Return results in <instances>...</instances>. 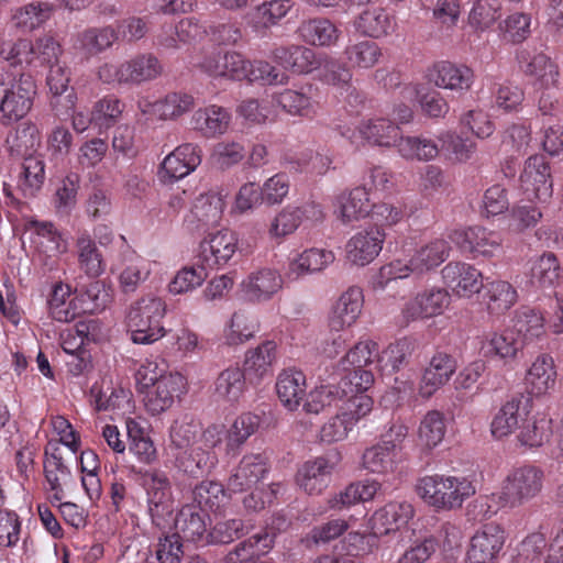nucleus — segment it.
Listing matches in <instances>:
<instances>
[{
	"label": "nucleus",
	"mask_w": 563,
	"mask_h": 563,
	"mask_svg": "<svg viewBox=\"0 0 563 563\" xmlns=\"http://www.w3.org/2000/svg\"><path fill=\"white\" fill-rule=\"evenodd\" d=\"M430 81L437 87L462 95L468 91L474 81L473 70L465 65L450 62L437 63L429 73Z\"/></svg>",
	"instance_id": "4be33fe9"
},
{
	"label": "nucleus",
	"mask_w": 563,
	"mask_h": 563,
	"mask_svg": "<svg viewBox=\"0 0 563 563\" xmlns=\"http://www.w3.org/2000/svg\"><path fill=\"white\" fill-rule=\"evenodd\" d=\"M445 434L444 417L437 410L429 411L421 420L418 429L419 443L426 449L439 445Z\"/></svg>",
	"instance_id": "e2e57ef3"
},
{
	"label": "nucleus",
	"mask_w": 563,
	"mask_h": 563,
	"mask_svg": "<svg viewBox=\"0 0 563 563\" xmlns=\"http://www.w3.org/2000/svg\"><path fill=\"white\" fill-rule=\"evenodd\" d=\"M124 104L114 96H106L92 107V122L99 129H109L120 119Z\"/></svg>",
	"instance_id": "774afa93"
},
{
	"label": "nucleus",
	"mask_w": 563,
	"mask_h": 563,
	"mask_svg": "<svg viewBox=\"0 0 563 563\" xmlns=\"http://www.w3.org/2000/svg\"><path fill=\"white\" fill-rule=\"evenodd\" d=\"M294 2L291 0H266L256 5L253 16V27L255 30L269 29L279 23L291 10Z\"/></svg>",
	"instance_id": "6e6d98bb"
},
{
	"label": "nucleus",
	"mask_w": 563,
	"mask_h": 563,
	"mask_svg": "<svg viewBox=\"0 0 563 563\" xmlns=\"http://www.w3.org/2000/svg\"><path fill=\"white\" fill-rule=\"evenodd\" d=\"M118 40V32L110 25L103 27H89L77 35L76 48L86 56H96Z\"/></svg>",
	"instance_id": "de8ad7c7"
},
{
	"label": "nucleus",
	"mask_w": 563,
	"mask_h": 563,
	"mask_svg": "<svg viewBox=\"0 0 563 563\" xmlns=\"http://www.w3.org/2000/svg\"><path fill=\"white\" fill-rule=\"evenodd\" d=\"M554 360L548 354L539 355L526 374L527 390L532 396H543L552 390L556 383Z\"/></svg>",
	"instance_id": "7c9ffc66"
},
{
	"label": "nucleus",
	"mask_w": 563,
	"mask_h": 563,
	"mask_svg": "<svg viewBox=\"0 0 563 563\" xmlns=\"http://www.w3.org/2000/svg\"><path fill=\"white\" fill-rule=\"evenodd\" d=\"M269 472L268 459L263 453L245 454L232 471L227 488L231 493L252 490Z\"/></svg>",
	"instance_id": "9d476101"
},
{
	"label": "nucleus",
	"mask_w": 563,
	"mask_h": 563,
	"mask_svg": "<svg viewBox=\"0 0 563 563\" xmlns=\"http://www.w3.org/2000/svg\"><path fill=\"white\" fill-rule=\"evenodd\" d=\"M165 312V302L158 297L147 296L134 302L126 314L131 340L136 344H151L163 338L165 330L161 321Z\"/></svg>",
	"instance_id": "7ed1b4c3"
},
{
	"label": "nucleus",
	"mask_w": 563,
	"mask_h": 563,
	"mask_svg": "<svg viewBox=\"0 0 563 563\" xmlns=\"http://www.w3.org/2000/svg\"><path fill=\"white\" fill-rule=\"evenodd\" d=\"M551 434V419L542 415L531 418L525 417L517 437L522 445L538 448L547 442Z\"/></svg>",
	"instance_id": "4d7b16f0"
},
{
	"label": "nucleus",
	"mask_w": 563,
	"mask_h": 563,
	"mask_svg": "<svg viewBox=\"0 0 563 563\" xmlns=\"http://www.w3.org/2000/svg\"><path fill=\"white\" fill-rule=\"evenodd\" d=\"M258 331L257 319L245 311H236L232 314L230 323L224 331L225 342L238 345L252 339Z\"/></svg>",
	"instance_id": "13d9d810"
},
{
	"label": "nucleus",
	"mask_w": 563,
	"mask_h": 563,
	"mask_svg": "<svg viewBox=\"0 0 563 563\" xmlns=\"http://www.w3.org/2000/svg\"><path fill=\"white\" fill-rule=\"evenodd\" d=\"M323 218L319 205L308 202L300 207L287 206L283 208L272 220L268 234L272 239H284L292 234L301 224L303 219L320 220Z\"/></svg>",
	"instance_id": "4468645a"
},
{
	"label": "nucleus",
	"mask_w": 563,
	"mask_h": 563,
	"mask_svg": "<svg viewBox=\"0 0 563 563\" xmlns=\"http://www.w3.org/2000/svg\"><path fill=\"white\" fill-rule=\"evenodd\" d=\"M517 58L521 69L536 77L543 86L550 87L558 82V65L543 52L523 48L518 52Z\"/></svg>",
	"instance_id": "c756f323"
},
{
	"label": "nucleus",
	"mask_w": 563,
	"mask_h": 563,
	"mask_svg": "<svg viewBox=\"0 0 563 563\" xmlns=\"http://www.w3.org/2000/svg\"><path fill=\"white\" fill-rule=\"evenodd\" d=\"M126 85H142L156 79L163 71V66L153 54H141L123 62Z\"/></svg>",
	"instance_id": "49530a36"
},
{
	"label": "nucleus",
	"mask_w": 563,
	"mask_h": 563,
	"mask_svg": "<svg viewBox=\"0 0 563 563\" xmlns=\"http://www.w3.org/2000/svg\"><path fill=\"white\" fill-rule=\"evenodd\" d=\"M563 268L556 255L545 252L530 261L529 283L532 287L547 290L554 289L561 283Z\"/></svg>",
	"instance_id": "c85d7f7f"
},
{
	"label": "nucleus",
	"mask_w": 563,
	"mask_h": 563,
	"mask_svg": "<svg viewBox=\"0 0 563 563\" xmlns=\"http://www.w3.org/2000/svg\"><path fill=\"white\" fill-rule=\"evenodd\" d=\"M207 514L196 505L184 506L174 519L175 530L180 538L190 542H210L207 533Z\"/></svg>",
	"instance_id": "a878e982"
},
{
	"label": "nucleus",
	"mask_w": 563,
	"mask_h": 563,
	"mask_svg": "<svg viewBox=\"0 0 563 563\" xmlns=\"http://www.w3.org/2000/svg\"><path fill=\"white\" fill-rule=\"evenodd\" d=\"M35 238L33 242L36 245L38 258L48 271H53L57 266V257L66 251V243L62 234L52 222L34 221Z\"/></svg>",
	"instance_id": "6ab92c4d"
},
{
	"label": "nucleus",
	"mask_w": 563,
	"mask_h": 563,
	"mask_svg": "<svg viewBox=\"0 0 563 563\" xmlns=\"http://www.w3.org/2000/svg\"><path fill=\"white\" fill-rule=\"evenodd\" d=\"M300 37L310 45H335L341 31L328 19L314 18L303 21L298 29Z\"/></svg>",
	"instance_id": "79ce46f5"
},
{
	"label": "nucleus",
	"mask_w": 563,
	"mask_h": 563,
	"mask_svg": "<svg viewBox=\"0 0 563 563\" xmlns=\"http://www.w3.org/2000/svg\"><path fill=\"white\" fill-rule=\"evenodd\" d=\"M441 273L445 284L459 297L468 298L483 288L482 273L471 264L450 262Z\"/></svg>",
	"instance_id": "f3484780"
},
{
	"label": "nucleus",
	"mask_w": 563,
	"mask_h": 563,
	"mask_svg": "<svg viewBox=\"0 0 563 563\" xmlns=\"http://www.w3.org/2000/svg\"><path fill=\"white\" fill-rule=\"evenodd\" d=\"M346 374L341 378L336 386V394L339 390L342 393L341 397H345L346 400L352 399L356 396H366V391L374 383V375L369 369H358L349 367L344 369Z\"/></svg>",
	"instance_id": "052dcab7"
},
{
	"label": "nucleus",
	"mask_w": 563,
	"mask_h": 563,
	"mask_svg": "<svg viewBox=\"0 0 563 563\" xmlns=\"http://www.w3.org/2000/svg\"><path fill=\"white\" fill-rule=\"evenodd\" d=\"M345 66L366 70L375 67L383 57L382 47L371 40L349 41L343 49Z\"/></svg>",
	"instance_id": "72a5a7b5"
},
{
	"label": "nucleus",
	"mask_w": 563,
	"mask_h": 563,
	"mask_svg": "<svg viewBox=\"0 0 563 563\" xmlns=\"http://www.w3.org/2000/svg\"><path fill=\"white\" fill-rule=\"evenodd\" d=\"M241 292L245 300L262 302L269 300L283 287L280 274L271 268H263L251 273L241 283Z\"/></svg>",
	"instance_id": "412c9836"
},
{
	"label": "nucleus",
	"mask_w": 563,
	"mask_h": 563,
	"mask_svg": "<svg viewBox=\"0 0 563 563\" xmlns=\"http://www.w3.org/2000/svg\"><path fill=\"white\" fill-rule=\"evenodd\" d=\"M543 482L544 472L536 465L514 467L503 482L499 498L508 508L520 507L540 495Z\"/></svg>",
	"instance_id": "20e7f679"
},
{
	"label": "nucleus",
	"mask_w": 563,
	"mask_h": 563,
	"mask_svg": "<svg viewBox=\"0 0 563 563\" xmlns=\"http://www.w3.org/2000/svg\"><path fill=\"white\" fill-rule=\"evenodd\" d=\"M236 251V234L230 230H219L200 242L197 258L208 269H219L232 260Z\"/></svg>",
	"instance_id": "6e6552de"
},
{
	"label": "nucleus",
	"mask_w": 563,
	"mask_h": 563,
	"mask_svg": "<svg viewBox=\"0 0 563 563\" xmlns=\"http://www.w3.org/2000/svg\"><path fill=\"white\" fill-rule=\"evenodd\" d=\"M224 201L218 192H202L196 197L192 207L185 217V223L191 231H199L217 224L223 213Z\"/></svg>",
	"instance_id": "a211bd4d"
},
{
	"label": "nucleus",
	"mask_w": 563,
	"mask_h": 563,
	"mask_svg": "<svg viewBox=\"0 0 563 563\" xmlns=\"http://www.w3.org/2000/svg\"><path fill=\"white\" fill-rule=\"evenodd\" d=\"M5 142L11 155L25 156L40 145V131L34 123L27 121L9 134Z\"/></svg>",
	"instance_id": "bf43d9fd"
},
{
	"label": "nucleus",
	"mask_w": 563,
	"mask_h": 563,
	"mask_svg": "<svg viewBox=\"0 0 563 563\" xmlns=\"http://www.w3.org/2000/svg\"><path fill=\"white\" fill-rule=\"evenodd\" d=\"M512 331L518 333L523 345L530 344L545 333L544 317L534 308L521 307L516 312Z\"/></svg>",
	"instance_id": "864d4df0"
},
{
	"label": "nucleus",
	"mask_w": 563,
	"mask_h": 563,
	"mask_svg": "<svg viewBox=\"0 0 563 563\" xmlns=\"http://www.w3.org/2000/svg\"><path fill=\"white\" fill-rule=\"evenodd\" d=\"M126 429L130 440L129 451L141 463H152L156 459V448L151 438L133 420L126 422Z\"/></svg>",
	"instance_id": "69168bd1"
},
{
	"label": "nucleus",
	"mask_w": 563,
	"mask_h": 563,
	"mask_svg": "<svg viewBox=\"0 0 563 563\" xmlns=\"http://www.w3.org/2000/svg\"><path fill=\"white\" fill-rule=\"evenodd\" d=\"M363 303L364 296L362 289L356 286L350 287L333 306L329 317V330L331 332L349 330L360 317Z\"/></svg>",
	"instance_id": "aec40b11"
},
{
	"label": "nucleus",
	"mask_w": 563,
	"mask_h": 563,
	"mask_svg": "<svg viewBox=\"0 0 563 563\" xmlns=\"http://www.w3.org/2000/svg\"><path fill=\"white\" fill-rule=\"evenodd\" d=\"M276 391L282 404L289 410L298 408L306 394V377L299 371H283L276 382Z\"/></svg>",
	"instance_id": "c03bdc74"
},
{
	"label": "nucleus",
	"mask_w": 563,
	"mask_h": 563,
	"mask_svg": "<svg viewBox=\"0 0 563 563\" xmlns=\"http://www.w3.org/2000/svg\"><path fill=\"white\" fill-rule=\"evenodd\" d=\"M400 131L390 120L373 118L363 120L349 136L352 143H367L373 146H396Z\"/></svg>",
	"instance_id": "2eb2a0df"
},
{
	"label": "nucleus",
	"mask_w": 563,
	"mask_h": 563,
	"mask_svg": "<svg viewBox=\"0 0 563 563\" xmlns=\"http://www.w3.org/2000/svg\"><path fill=\"white\" fill-rule=\"evenodd\" d=\"M81 177L76 172H68L54 185L51 203L59 217H68L78 202Z\"/></svg>",
	"instance_id": "f704fd0d"
},
{
	"label": "nucleus",
	"mask_w": 563,
	"mask_h": 563,
	"mask_svg": "<svg viewBox=\"0 0 563 563\" xmlns=\"http://www.w3.org/2000/svg\"><path fill=\"white\" fill-rule=\"evenodd\" d=\"M54 5L49 2L33 1L16 8L12 13V23L21 32H32L45 23L53 14Z\"/></svg>",
	"instance_id": "37998d69"
},
{
	"label": "nucleus",
	"mask_w": 563,
	"mask_h": 563,
	"mask_svg": "<svg viewBox=\"0 0 563 563\" xmlns=\"http://www.w3.org/2000/svg\"><path fill=\"white\" fill-rule=\"evenodd\" d=\"M147 504H174L170 482L161 471H150L143 476Z\"/></svg>",
	"instance_id": "338daca9"
},
{
	"label": "nucleus",
	"mask_w": 563,
	"mask_h": 563,
	"mask_svg": "<svg viewBox=\"0 0 563 563\" xmlns=\"http://www.w3.org/2000/svg\"><path fill=\"white\" fill-rule=\"evenodd\" d=\"M475 492L473 482L464 476L434 474L424 476L417 483L418 495L438 510L460 508Z\"/></svg>",
	"instance_id": "f03ea898"
},
{
	"label": "nucleus",
	"mask_w": 563,
	"mask_h": 563,
	"mask_svg": "<svg viewBox=\"0 0 563 563\" xmlns=\"http://www.w3.org/2000/svg\"><path fill=\"white\" fill-rule=\"evenodd\" d=\"M413 516V507L407 501H394L376 510L371 518L375 536L388 534L406 526Z\"/></svg>",
	"instance_id": "b1692460"
},
{
	"label": "nucleus",
	"mask_w": 563,
	"mask_h": 563,
	"mask_svg": "<svg viewBox=\"0 0 563 563\" xmlns=\"http://www.w3.org/2000/svg\"><path fill=\"white\" fill-rule=\"evenodd\" d=\"M230 122L231 113L229 110L217 104L199 109L192 117L195 130L207 137H214L225 133Z\"/></svg>",
	"instance_id": "4c0bfd02"
},
{
	"label": "nucleus",
	"mask_w": 563,
	"mask_h": 563,
	"mask_svg": "<svg viewBox=\"0 0 563 563\" xmlns=\"http://www.w3.org/2000/svg\"><path fill=\"white\" fill-rule=\"evenodd\" d=\"M394 19L382 7H369L354 20V27L361 34L379 38L394 30Z\"/></svg>",
	"instance_id": "ea45409f"
},
{
	"label": "nucleus",
	"mask_w": 563,
	"mask_h": 563,
	"mask_svg": "<svg viewBox=\"0 0 563 563\" xmlns=\"http://www.w3.org/2000/svg\"><path fill=\"white\" fill-rule=\"evenodd\" d=\"M200 163V147L191 143L181 144L164 158L158 178L164 184H173L194 172Z\"/></svg>",
	"instance_id": "9b49d317"
},
{
	"label": "nucleus",
	"mask_w": 563,
	"mask_h": 563,
	"mask_svg": "<svg viewBox=\"0 0 563 563\" xmlns=\"http://www.w3.org/2000/svg\"><path fill=\"white\" fill-rule=\"evenodd\" d=\"M36 86L31 75L0 68V121L10 124L32 109Z\"/></svg>",
	"instance_id": "f257e3e1"
},
{
	"label": "nucleus",
	"mask_w": 563,
	"mask_h": 563,
	"mask_svg": "<svg viewBox=\"0 0 563 563\" xmlns=\"http://www.w3.org/2000/svg\"><path fill=\"white\" fill-rule=\"evenodd\" d=\"M506 541L505 530L490 522L481 527L470 540L466 563H495Z\"/></svg>",
	"instance_id": "1a4fd4ad"
},
{
	"label": "nucleus",
	"mask_w": 563,
	"mask_h": 563,
	"mask_svg": "<svg viewBox=\"0 0 563 563\" xmlns=\"http://www.w3.org/2000/svg\"><path fill=\"white\" fill-rule=\"evenodd\" d=\"M522 340L512 329H506L501 333H493L482 343V352L486 357H499L505 361L514 360L517 353L523 349Z\"/></svg>",
	"instance_id": "a19ab883"
},
{
	"label": "nucleus",
	"mask_w": 563,
	"mask_h": 563,
	"mask_svg": "<svg viewBox=\"0 0 563 563\" xmlns=\"http://www.w3.org/2000/svg\"><path fill=\"white\" fill-rule=\"evenodd\" d=\"M449 238L462 252L475 255L490 257L501 250L499 234L481 227L454 230Z\"/></svg>",
	"instance_id": "f8f14e48"
},
{
	"label": "nucleus",
	"mask_w": 563,
	"mask_h": 563,
	"mask_svg": "<svg viewBox=\"0 0 563 563\" xmlns=\"http://www.w3.org/2000/svg\"><path fill=\"white\" fill-rule=\"evenodd\" d=\"M450 303V296L442 288H431L419 292L402 308L401 314L406 323L418 319L441 314Z\"/></svg>",
	"instance_id": "dca6fc26"
},
{
	"label": "nucleus",
	"mask_w": 563,
	"mask_h": 563,
	"mask_svg": "<svg viewBox=\"0 0 563 563\" xmlns=\"http://www.w3.org/2000/svg\"><path fill=\"white\" fill-rule=\"evenodd\" d=\"M246 374L240 367L223 369L214 382L216 395L229 402H235L245 390Z\"/></svg>",
	"instance_id": "5fc2aeb1"
},
{
	"label": "nucleus",
	"mask_w": 563,
	"mask_h": 563,
	"mask_svg": "<svg viewBox=\"0 0 563 563\" xmlns=\"http://www.w3.org/2000/svg\"><path fill=\"white\" fill-rule=\"evenodd\" d=\"M274 101L290 115L310 117L318 108L312 86L285 89L274 96Z\"/></svg>",
	"instance_id": "473e14b6"
},
{
	"label": "nucleus",
	"mask_w": 563,
	"mask_h": 563,
	"mask_svg": "<svg viewBox=\"0 0 563 563\" xmlns=\"http://www.w3.org/2000/svg\"><path fill=\"white\" fill-rule=\"evenodd\" d=\"M450 245L443 239H435L420 246L411 255L418 276L440 266L450 255Z\"/></svg>",
	"instance_id": "09e8293b"
},
{
	"label": "nucleus",
	"mask_w": 563,
	"mask_h": 563,
	"mask_svg": "<svg viewBox=\"0 0 563 563\" xmlns=\"http://www.w3.org/2000/svg\"><path fill=\"white\" fill-rule=\"evenodd\" d=\"M151 387L153 390L146 395V407L154 415L161 413L173 405L175 395L184 387V377L178 373L169 374Z\"/></svg>",
	"instance_id": "58836bf2"
},
{
	"label": "nucleus",
	"mask_w": 563,
	"mask_h": 563,
	"mask_svg": "<svg viewBox=\"0 0 563 563\" xmlns=\"http://www.w3.org/2000/svg\"><path fill=\"white\" fill-rule=\"evenodd\" d=\"M519 180L520 189L529 201L545 202L552 197L551 168L543 155H532L526 161Z\"/></svg>",
	"instance_id": "0eeeda50"
},
{
	"label": "nucleus",
	"mask_w": 563,
	"mask_h": 563,
	"mask_svg": "<svg viewBox=\"0 0 563 563\" xmlns=\"http://www.w3.org/2000/svg\"><path fill=\"white\" fill-rule=\"evenodd\" d=\"M261 424V417L253 412L240 415L227 432L225 450L235 456L246 440L254 434Z\"/></svg>",
	"instance_id": "603ef678"
},
{
	"label": "nucleus",
	"mask_w": 563,
	"mask_h": 563,
	"mask_svg": "<svg viewBox=\"0 0 563 563\" xmlns=\"http://www.w3.org/2000/svg\"><path fill=\"white\" fill-rule=\"evenodd\" d=\"M455 368V361L452 356L442 352L434 354L423 372L419 394L423 398L431 397L440 387L449 382Z\"/></svg>",
	"instance_id": "cd10ccee"
},
{
	"label": "nucleus",
	"mask_w": 563,
	"mask_h": 563,
	"mask_svg": "<svg viewBox=\"0 0 563 563\" xmlns=\"http://www.w3.org/2000/svg\"><path fill=\"white\" fill-rule=\"evenodd\" d=\"M274 59L285 69L297 74H308L318 67L316 53L299 45L279 46L273 51Z\"/></svg>",
	"instance_id": "e433bc0d"
},
{
	"label": "nucleus",
	"mask_w": 563,
	"mask_h": 563,
	"mask_svg": "<svg viewBox=\"0 0 563 563\" xmlns=\"http://www.w3.org/2000/svg\"><path fill=\"white\" fill-rule=\"evenodd\" d=\"M334 261V254L323 249H309L289 263L288 276L298 279L306 274L322 271Z\"/></svg>",
	"instance_id": "a18cd8bd"
},
{
	"label": "nucleus",
	"mask_w": 563,
	"mask_h": 563,
	"mask_svg": "<svg viewBox=\"0 0 563 563\" xmlns=\"http://www.w3.org/2000/svg\"><path fill=\"white\" fill-rule=\"evenodd\" d=\"M385 232L378 227H371L355 233L346 243L347 260L358 266L372 263L380 253Z\"/></svg>",
	"instance_id": "ddd939ff"
},
{
	"label": "nucleus",
	"mask_w": 563,
	"mask_h": 563,
	"mask_svg": "<svg viewBox=\"0 0 563 563\" xmlns=\"http://www.w3.org/2000/svg\"><path fill=\"white\" fill-rule=\"evenodd\" d=\"M395 147L398 154L407 161L428 162L439 155L438 143L423 135L401 136L399 134Z\"/></svg>",
	"instance_id": "3c124183"
},
{
	"label": "nucleus",
	"mask_w": 563,
	"mask_h": 563,
	"mask_svg": "<svg viewBox=\"0 0 563 563\" xmlns=\"http://www.w3.org/2000/svg\"><path fill=\"white\" fill-rule=\"evenodd\" d=\"M75 245L80 269L89 277L100 276L104 271V263L91 235L87 231L80 232Z\"/></svg>",
	"instance_id": "8fccbe9b"
},
{
	"label": "nucleus",
	"mask_w": 563,
	"mask_h": 563,
	"mask_svg": "<svg viewBox=\"0 0 563 563\" xmlns=\"http://www.w3.org/2000/svg\"><path fill=\"white\" fill-rule=\"evenodd\" d=\"M175 466L194 477L209 473L218 464L214 451L203 450L202 446L183 449L173 452Z\"/></svg>",
	"instance_id": "2f4dec72"
},
{
	"label": "nucleus",
	"mask_w": 563,
	"mask_h": 563,
	"mask_svg": "<svg viewBox=\"0 0 563 563\" xmlns=\"http://www.w3.org/2000/svg\"><path fill=\"white\" fill-rule=\"evenodd\" d=\"M208 271L198 261L196 265L181 268L169 283V292L180 295L196 289L207 279Z\"/></svg>",
	"instance_id": "0e129e2a"
},
{
	"label": "nucleus",
	"mask_w": 563,
	"mask_h": 563,
	"mask_svg": "<svg viewBox=\"0 0 563 563\" xmlns=\"http://www.w3.org/2000/svg\"><path fill=\"white\" fill-rule=\"evenodd\" d=\"M341 461V452L333 449L325 455L303 463L297 472V484L309 495L321 494L328 487L331 474L339 466Z\"/></svg>",
	"instance_id": "423d86ee"
},
{
	"label": "nucleus",
	"mask_w": 563,
	"mask_h": 563,
	"mask_svg": "<svg viewBox=\"0 0 563 563\" xmlns=\"http://www.w3.org/2000/svg\"><path fill=\"white\" fill-rule=\"evenodd\" d=\"M275 534L265 531L238 543L224 558V563H251L261 560L274 544Z\"/></svg>",
	"instance_id": "c9c22d12"
},
{
	"label": "nucleus",
	"mask_w": 563,
	"mask_h": 563,
	"mask_svg": "<svg viewBox=\"0 0 563 563\" xmlns=\"http://www.w3.org/2000/svg\"><path fill=\"white\" fill-rule=\"evenodd\" d=\"M276 361L277 344L267 340L246 352L243 371L251 383H260L263 378L273 374Z\"/></svg>",
	"instance_id": "393cba45"
},
{
	"label": "nucleus",
	"mask_w": 563,
	"mask_h": 563,
	"mask_svg": "<svg viewBox=\"0 0 563 563\" xmlns=\"http://www.w3.org/2000/svg\"><path fill=\"white\" fill-rule=\"evenodd\" d=\"M487 308L492 313H503L509 310L518 299L517 290L505 280H495L487 285Z\"/></svg>",
	"instance_id": "680f3d73"
},
{
	"label": "nucleus",
	"mask_w": 563,
	"mask_h": 563,
	"mask_svg": "<svg viewBox=\"0 0 563 563\" xmlns=\"http://www.w3.org/2000/svg\"><path fill=\"white\" fill-rule=\"evenodd\" d=\"M528 398L519 394L507 400L497 411L490 423L492 434L501 439L512 433L528 416Z\"/></svg>",
	"instance_id": "5701e85b"
},
{
	"label": "nucleus",
	"mask_w": 563,
	"mask_h": 563,
	"mask_svg": "<svg viewBox=\"0 0 563 563\" xmlns=\"http://www.w3.org/2000/svg\"><path fill=\"white\" fill-rule=\"evenodd\" d=\"M372 408L373 400L369 396H356L345 400L339 412L320 428V441L328 444L343 441L353 427L372 411Z\"/></svg>",
	"instance_id": "39448f33"
},
{
	"label": "nucleus",
	"mask_w": 563,
	"mask_h": 563,
	"mask_svg": "<svg viewBox=\"0 0 563 563\" xmlns=\"http://www.w3.org/2000/svg\"><path fill=\"white\" fill-rule=\"evenodd\" d=\"M372 203L366 187H356L335 199L334 213L344 224L364 219L371 213Z\"/></svg>",
	"instance_id": "bb28decb"
}]
</instances>
